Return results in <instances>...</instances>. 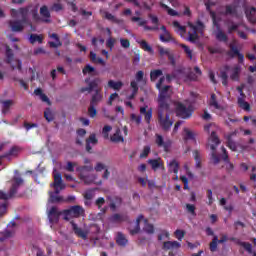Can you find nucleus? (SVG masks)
Masks as SVG:
<instances>
[{"mask_svg": "<svg viewBox=\"0 0 256 256\" xmlns=\"http://www.w3.org/2000/svg\"><path fill=\"white\" fill-rule=\"evenodd\" d=\"M84 83H86V87L80 88V93H93L94 94L90 100V105H99L103 99V95L101 94V90H99V83H101V78H94L91 80V77H87L84 80Z\"/></svg>", "mask_w": 256, "mask_h": 256, "instance_id": "1", "label": "nucleus"}, {"mask_svg": "<svg viewBox=\"0 0 256 256\" xmlns=\"http://www.w3.org/2000/svg\"><path fill=\"white\" fill-rule=\"evenodd\" d=\"M187 26L191 29V31L188 32L187 41H189V43H197V41H199V33L203 35V31H205V24H203L201 20H198L196 25L192 22H188Z\"/></svg>", "mask_w": 256, "mask_h": 256, "instance_id": "2", "label": "nucleus"}, {"mask_svg": "<svg viewBox=\"0 0 256 256\" xmlns=\"http://www.w3.org/2000/svg\"><path fill=\"white\" fill-rule=\"evenodd\" d=\"M157 121L160 129H162V131L165 133L171 131V127H173V123H175V120L171 118L169 113H165L163 110H158Z\"/></svg>", "mask_w": 256, "mask_h": 256, "instance_id": "3", "label": "nucleus"}, {"mask_svg": "<svg viewBox=\"0 0 256 256\" xmlns=\"http://www.w3.org/2000/svg\"><path fill=\"white\" fill-rule=\"evenodd\" d=\"M21 185H23V178L14 177L8 193H5L2 190H0V199L3 201L13 199V197L17 195V191H19V187H21Z\"/></svg>", "mask_w": 256, "mask_h": 256, "instance_id": "4", "label": "nucleus"}, {"mask_svg": "<svg viewBox=\"0 0 256 256\" xmlns=\"http://www.w3.org/2000/svg\"><path fill=\"white\" fill-rule=\"evenodd\" d=\"M62 213L65 221H69L71 218L79 219V217H83V215H85V209H83L82 206L75 205L69 209L63 210Z\"/></svg>", "mask_w": 256, "mask_h": 256, "instance_id": "5", "label": "nucleus"}, {"mask_svg": "<svg viewBox=\"0 0 256 256\" xmlns=\"http://www.w3.org/2000/svg\"><path fill=\"white\" fill-rule=\"evenodd\" d=\"M5 63H7V65H11V69L15 70L18 69V71H23V62L19 59L15 60L16 66L13 64V61L15 59V54L13 53V50L11 49V47L6 46V52H5Z\"/></svg>", "mask_w": 256, "mask_h": 256, "instance_id": "6", "label": "nucleus"}, {"mask_svg": "<svg viewBox=\"0 0 256 256\" xmlns=\"http://www.w3.org/2000/svg\"><path fill=\"white\" fill-rule=\"evenodd\" d=\"M176 115L181 119H190L193 115V106L189 105L187 107L185 104L178 102L176 104Z\"/></svg>", "mask_w": 256, "mask_h": 256, "instance_id": "7", "label": "nucleus"}, {"mask_svg": "<svg viewBox=\"0 0 256 256\" xmlns=\"http://www.w3.org/2000/svg\"><path fill=\"white\" fill-rule=\"evenodd\" d=\"M210 15L212 17L213 26L217 27L218 31L216 32V39L217 41H220L222 43H227L229 41V37L223 30H221V26L219 25V20H217V14L215 12H210Z\"/></svg>", "mask_w": 256, "mask_h": 256, "instance_id": "8", "label": "nucleus"}, {"mask_svg": "<svg viewBox=\"0 0 256 256\" xmlns=\"http://www.w3.org/2000/svg\"><path fill=\"white\" fill-rule=\"evenodd\" d=\"M229 51L227 52L228 57L231 59H235V57H238V63L243 64V61H245V55L239 51V48L235 46V44L230 43L228 45Z\"/></svg>", "mask_w": 256, "mask_h": 256, "instance_id": "9", "label": "nucleus"}, {"mask_svg": "<svg viewBox=\"0 0 256 256\" xmlns=\"http://www.w3.org/2000/svg\"><path fill=\"white\" fill-rule=\"evenodd\" d=\"M61 215H63V212H59L57 207L53 206L48 212L49 222L52 224L59 223Z\"/></svg>", "mask_w": 256, "mask_h": 256, "instance_id": "10", "label": "nucleus"}, {"mask_svg": "<svg viewBox=\"0 0 256 256\" xmlns=\"http://www.w3.org/2000/svg\"><path fill=\"white\" fill-rule=\"evenodd\" d=\"M238 8H239V1L236 0L232 4H228L225 6V12L223 13V15H232L233 17H237Z\"/></svg>", "mask_w": 256, "mask_h": 256, "instance_id": "11", "label": "nucleus"}, {"mask_svg": "<svg viewBox=\"0 0 256 256\" xmlns=\"http://www.w3.org/2000/svg\"><path fill=\"white\" fill-rule=\"evenodd\" d=\"M155 143L158 147H163L164 151L167 153L169 151V147H171V140L165 141L160 134L155 135Z\"/></svg>", "mask_w": 256, "mask_h": 256, "instance_id": "12", "label": "nucleus"}, {"mask_svg": "<svg viewBox=\"0 0 256 256\" xmlns=\"http://www.w3.org/2000/svg\"><path fill=\"white\" fill-rule=\"evenodd\" d=\"M40 17L42 18V23H51V11L47 5L40 7Z\"/></svg>", "mask_w": 256, "mask_h": 256, "instance_id": "13", "label": "nucleus"}, {"mask_svg": "<svg viewBox=\"0 0 256 256\" xmlns=\"http://www.w3.org/2000/svg\"><path fill=\"white\" fill-rule=\"evenodd\" d=\"M230 241H233L236 245H239L240 247H243L247 253H253V245L249 242H243L241 239H238L236 237L229 238Z\"/></svg>", "mask_w": 256, "mask_h": 256, "instance_id": "14", "label": "nucleus"}, {"mask_svg": "<svg viewBox=\"0 0 256 256\" xmlns=\"http://www.w3.org/2000/svg\"><path fill=\"white\" fill-rule=\"evenodd\" d=\"M53 176L54 182L50 184V187H60V189H65V184L63 183V177L61 176V173L57 172V170H54Z\"/></svg>", "mask_w": 256, "mask_h": 256, "instance_id": "15", "label": "nucleus"}, {"mask_svg": "<svg viewBox=\"0 0 256 256\" xmlns=\"http://www.w3.org/2000/svg\"><path fill=\"white\" fill-rule=\"evenodd\" d=\"M97 143H99V139H97V135L95 133L90 134V136L86 139L87 153H92L93 147H91V145H97Z\"/></svg>", "mask_w": 256, "mask_h": 256, "instance_id": "16", "label": "nucleus"}, {"mask_svg": "<svg viewBox=\"0 0 256 256\" xmlns=\"http://www.w3.org/2000/svg\"><path fill=\"white\" fill-rule=\"evenodd\" d=\"M112 223H125L129 221V215L127 213L119 214L115 213L110 217Z\"/></svg>", "mask_w": 256, "mask_h": 256, "instance_id": "17", "label": "nucleus"}, {"mask_svg": "<svg viewBox=\"0 0 256 256\" xmlns=\"http://www.w3.org/2000/svg\"><path fill=\"white\" fill-rule=\"evenodd\" d=\"M76 171L79 173L80 179L85 180L87 179V174L85 173H91L93 171V165L78 166Z\"/></svg>", "mask_w": 256, "mask_h": 256, "instance_id": "18", "label": "nucleus"}, {"mask_svg": "<svg viewBox=\"0 0 256 256\" xmlns=\"http://www.w3.org/2000/svg\"><path fill=\"white\" fill-rule=\"evenodd\" d=\"M109 201H110L109 207L111 211H117V207H121V205H123V198L119 196L111 197Z\"/></svg>", "mask_w": 256, "mask_h": 256, "instance_id": "19", "label": "nucleus"}, {"mask_svg": "<svg viewBox=\"0 0 256 256\" xmlns=\"http://www.w3.org/2000/svg\"><path fill=\"white\" fill-rule=\"evenodd\" d=\"M9 27L14 33H21L25 29V26L19 20H10Z\"/></svg>", "mask_w": 256, "mask_h": 256, "instance_id": "20", "label": "nucleus"}, {"mask_svg": "<svg viewBox=\"0 0 256 256\" xmlns=\"http://www.w3.org/2000/svg\"><path fill=\"white\" fill-rule=\"evenodd\" d=\"M141 115H144V119L147 123V125L151 124V119H153V109L150 108L147 110V106L140 108Z\"/></svg>", "mask_w": 256, "mask_h": 256, "instance_id": "21", "label": "nucleus"}, {"mask_svg": "<svg viewBox=\"0 0 256 256\" xmlns=\"http://www.w3.org/2000/svg\"><path fill=\"white\" fill-rule=\"evenodd\" d=\"M241 77V65L236 64L231 68L230 79L232 81H239Z\"/></svg>", "mask_w": 256, "mask_h": 256, "instance_id": "22", "label": "nucleus"}, {"mask_svg": "<svg viewBox=\"0 0 256 256\" xmlns=\"http://www.w3.org/2000/svg\"><path fill=\"white\" fill-rule=\"evenodd\" d=\"M180 248H181V243L177 241H166V242H163V245H162L163 251H169L171 249H180Z\"/></svg>", "mask_w": 256, "mask_h": 256, "instance_id": "23", "label": "nucleus"}, {"mask_svg": "<svg viewBox=\"0 0 256 256\" xmlns=\"http://www.w3.org/2000/svg\"><path fill=\"white\" fill-rule=\"evenodd\" d=\"M224 70L225 71L220 72V78L222 80V85L227 87L229 85V75L227 74V71H231V66L225 65Z\"/></svg>", "mask_w": 256, "mask_h": 256, "instance_id": "24", "label": "nucleus"}, {"mask_svg": "<svg viewBox=\"0 0 256 256\" xmlns=\"http://www.w3.org/2000/svg\"><path fill=\"white\" fill-rule=\"evenodd\" d=\"M70 224L72 225V229H73L75 235H77L81 239H84V241L87 240V232H85V231H83V229L79 228V226L76 223H74L73 221H71Z\"/></svg>", "mask_w": 256, "mask_h": 256, "instance_id": "25", "label": "nucleus"}, {"mask_svg": "<svg viewBox=\"0 0 256 256\" xmlns=\"http://www.w3.org/2000/svg\"><path fill=\"white\" fill-rule=\"evenodd\" d=\"M169 99L170 98H166V97H158V105H159V109L158 111H169Z\"/></svg>", "mask_w": 256, "mask_h": 256, "instance_id": "26", "label": "nucleus"}, {"mask_svg": "<svg viewBox=\"0 0 256 256\" xmlns=\"http://www.w3.org/2000/svg\"><path fill=\"white\" fill-rule=\"evenodd\" d=\"M83 75H91V77H97L99 75V72L95 70V67L87 64L83 69H82Z\"/></svg>", "mask_w": 256, "mask_h": 256, "instance_id": "27", "label": "nucleus"}, {"mask_svg": "<svg viewBox=\"0 0 256 256\" xmlns=\"http://www.w3.org/2000/svg\"><path fill=\"white\" fill-rule=\"evenodd\" d=\"M112 143H123L125 139L121 135V129L117 128L115 133L110 137Z\"/></svg>", "mask_w": 256, "mask_h": 256, "instance_id": "28", "label": "nucleus"}, {"mask_svg": "<svg viewBox=\"0 0 256 256\" xmlns=\"http://www.w3.org/2000/svg\"><path fill=\"white\" fill-rule=\"evenodd\" d=\"M233 135L235 132H232L226 136L227 147L231 149V151H237V143L233 141Z\"/></svg>", "mask_w": 256, "mask_h": 256, "instance_id": "29", "label": "nucleus"}, {"mask_svg": "<svg viewBox=\"0 0 256 256\" xmlns=\"http://www.w3.org/2000/svg\"><path fill=\"white\" fill-rule=\"evenodd\" d=\"M116 243L120 247H125L127 243H129V240H127V238L125 237V234L118 232L116 236Z\"/></svg>", "mask_w": 256, "mask_h": 256, "instance_id": "30", "label": "nucleus"}, {"mask_svg": "<svg viewBox=\"0 0 256 256\" xmlns=\"http://www.w3.org/2000/svg\"><path fill=\"white\" fill-rule=\"evenodd\" d=\"M50 37L51 39L55 40V42H49V45L50 47H52V49H57V47H61L63 45V43L59 39V35H57L56 33H52Z\"/></svg>", "mask_w": 256, "mask_h": 256, "instance_id": "31", "label": "nucleus"}, {"mask_svg": "<svg viewBox=\"0 0 256 256\" xmlns=\"http://www.w3.org/2000/svg\"><path fill=\"white\" fill-rule=\"evenodd\" d=\"M138 44L143 49V51H146V53H149L150 55H153L155 53L153 47H151V45H149V43H147L145 40L138 41Z\"/></svg>", "mask_w": 256, "mask_h": 256, "instance_id": "32", "label": "nucleus"}, {"mask_svg": "<svg viewBox=\"0 0 256 256\" xmlns=\"http://www.w3.org/2000/svg\"><path fill=\"white\" fill-rule=\"evenodd\" d=\"M170 89H171V86H169V85L160 86V89H158V91H159L158 97H160V98L166 97L168 99H171V96L169 95Z\"/></svg>", "mask_w": 256, "mask_h": 256, "instance_id": "33", "label": "nucleus"}, {"mask_svg": "<svg viewBox=\"0 0 256 256\" xmlns=\"http://www.w3.org/2000/svg\"><path fill=\"white\" fill-rule=\"evenodd\" d=\"M0 103L2 105L3 115H7V112L9 111V109H11V106L13 105V100H0Z\"/></svg>", "mask_w": 256, "mask_h": 256, "instance_id": "34", "label": "nucleus"}, {"mask_svg": "<svg viewBox=\"0 0 256 256\" xmlns=\"http://www.w3.org/2000/svg\"><path fill=\"white\" fill-rule=\"evenodd\" d=\"M162 75H163V70H161V69H154V70H151V71H150V81H151L152 83H155V81H156L157 79H159V77H162Z\"/></svg>", "mask_w": 256, "mask_h": 256, "instance_id": "35", "label": "nucleus"}, {"mask_svg": "<svg viewBox=\"0 0 256 256\" xmlns=\"http://www.w3.org/2000/svg\"><path fill=\"white\" fill-rule=\"evenodd\" d=\"M65 201V199L63 198V196H59L53 192H49V202L50 203H63Z\"/></svg>", "mask_w": 256, "mask_h": 256, "instance_id": "36", "label": "nucleus"}, {"mask_svg": "<svg viewBox=\"0 0 256 256\" xmlns=\"http://www.w3.org/2000/svg\"><path fill=\"white\" fill-rule=\"evenodd\" d=\"M141 221H143V214L139 215L136 219V226L134 229L130 230V235H137L141 231Z\"/></svg>", "mask_w": 256, "mask_h": 256, "instance_id": "37", "label": "nucleus"}, {"mask_svg": "<svg viewBox=\"0 0 256 256\" xmlns=\"http://www.w3.org/2000/svg\"><path fill=\"white\" fill-rule=\"evenodd\" d=\"M149 165H151V168L153 171H157V169H161L163 167V163L161 162V159H149L148 160Z\"/></svg>", "mask_w": 256, "mask_h": 256, "instance_id": "38", "label": "nucleus"}, {"mask_svg": "<svg viewBox=\"0 0 256 256\" xmlns=\"http://www.w3.org/2000/svg\"><path fill=\"white\" fill-rule=\"evenodd\" d=\"M108 87H110V89H113L114 91H121V88L123 87V82L121 81L116 82L114 80H109Z\"/></svg>", "mask_w": 256, "mask_h": 256, "instance_id": "39", "label": "nucleus"}, {"mask_svg": "<svg viewBox=\"0 0 256 256\" xmlns=\"http://www.w3.org/2000/svg\"><path fill=\"white\" fill-rule=\"evenodd\" d=\"M209 105H210V107H214V109L221 110L222 107L220 106L219 102L217 101V95H215V93L211 94L210 100H209Z\"/></svg>", "mask_w": 256, "mask_h": 256, "instance_id": "40", "label": "nucleus"}, {"mask_svg": "<svg viewBox=\"0 0 256 256\" xmlns=\"http://www.w3.org/2000/svg\"><path fill=\"white\" fill-rule=\"evenodd\" d=\"M169 171L170 173H179V162L177 160H171L169 163Z\"/></svg>", "mask_w": 256, "mask_h": 256, "instance_id": "41", "label": "nucleus"}, {"mask_svg": "<svg viewBox=\"0 0 256 256\" xmlns=\"http://www.w3.org/2000/svg\"><path fill=\"white\" fill-rule=\"evenodd\" d=\"M173 27H175V29H178L176 31L181 35V37H183V35L187 33V27L181 26V24L178 21L173 22Z\"/></svg>", "mask_w": 256, "mask_h": 256, "instance_id": "42", "label": "nucleus"}, {"mask_svg": "<svg viewBox=\"0 0 256 256\" xmlns=\"http://www.w3.org/2000/svg\"><path fill=\"white\" fill-rule=\"evenodd\" d=\"M238 106L244 111H251V105L249 102L243 100V98H238Z\"/></svg>", "mask_w": 256, "mask_h": 256, "instance_id": "43", "label": "nucleus"}, {"mask_svg": "<svg viewBox=\"0 0 256 256\" xmlns=\"http://www.w3.org/2000/svg\"><path fill=\"white\" fill-rule=\"evenodd\" d=\"M17 153H19V147L13 146L10 148L8 152H6L3 156H1V159H6L7 157L16 156Z\"/></svg>", "mask_w": 256, "mask_h": 256, "instance_id": "44", "label": "nucleus"}, {"mask_svg": "<svg viewBox=\"0 0 256 256\" xmlns=\"http://www.w3.org/2000/svg\"><path fill=\"white\" fill-rule=\"evenodd\" d=\"M255 11H256L255 7H252L250 10L245 11V15H246L248 21H250V23H253V24L256 23V19L253 18V13H255Z\"/></svg>", "mask_w": 256, "mask_h": 256, "instance_id": "45", "label": "nucleus"}, {"mask_svg": "<svg viewBox=\"0 0 256 256\" xmlns=\"http://www.w3.org/2000/svg\"><path fill=\"white\" fill-rule=\"evenodd\" d=\"M29 41L32 45H34V43H43V36L37 35V34H31Z\"/></svg>", "mask_w": 256, "mask_h": 256, "instance_id": "46", "label": "nucleus"}, {"mask_svg": "<svg viewBox=\"0 0 256 256\" xmlns=\"http://www.w3.org/2000/svg\"><path fill=\"white\" fill-rule=\"evenodd\" d=\"M44 118L46 119V121H48V123L54 121L55 116L53 115V111H51L50 108H46V110L44 111Z\"/></svg>", "mask_w": 256, "mask_h": 256, "instance_id": "47", "label": "nucleus"}, {"mask_svg": "<svg viewBox=\"0 0 256 256\" xmlns=\"http://www.w3.org/2000/svg\"><path fill=\"white\" fill-rule=\"evenodd\" d=\"M160 41H162V43H169L171 41H174L173 36H171V33L166 32L160 35Z\"/></svg>", "mask_w": 256, "mask_h": 256, "instance_id": "48", "label": "nucleus"}, {"mask_svg": "<svg viewBox=\"0 0 256 256\" xmlns=\"http://www.w3.org/2000/svg\"><path fill=\"white\" fill-rule=\"evenodd\" d=\"M0 235H2L0 236V243H3V241H5L6 239H9V237H13V231L5 230Z\"/></svg>", "mask_w": 256, "mask_h": 256, "instance_id": "49", "label": "nucleus"}, {"mask_svg": "<svg viewBox=\"0 0 256 256\" xmlns=\"http://www.w3.org/2000/svg\"><path fill=\"white\" fill-rule=\"evenodd\" d=\"M105 19H107L108 21H111L112 23H116V24L121 23L120 19H118L117 17H115L113 14L109 12H105Z\"/></svg>", "mask_w": 256, "mask_h": 256, "instance_id": "50", "label": "nucleus"}, {"mask_svg": "<svg viewBox=\"0 0 256 256\" xmlns=\"http://www.w3.org/2000/svg\"><path fill=\"white\" fill-rule=\"evenodd\" d=\"M180 47L184 49V53L187 55L188 59H193V50L185 44H180Z\"/></svg>", "mask_w": 256, "mask_h": 256, "instance_id": "51", "label": "nucleus"}, {"mask_svg": "<svg viewBox=\"0 0 256 256\" xmlns=\"http://www.w3.org/2000/svg\"><path fill=\"white\" fill-rule=\"evenodd\" d=\"M158 53H159L160 57H165V55L167 57H169L171 54V51L169 50V48H164L163 46H159Z\"/></svg>", "mask_w": 256, "mask_h": 256, "instance_id": "52", "label": "nucleus"}, {"mask_svg": "<svg viewBox=\"0 0 256 256\" xmlns=\"http://www.w3.org/2000/svg\"><path fill=\"white\" fill-rule=\"evenodd\" d=\"M131 21L133 23H137L138 22L139 27H145V25H147V20H143V19H141V17L133 16L131 18Z\"/></svg>", "mask_w": 256, "mask_h": 256, "instance_id": "53", "label": "nucleus"}, {"mask_svg": "<svg viewBox=\"0 0 256 256\" xmlns=\"http://www.w3.org/2000/svg\"><path fill=\"white\" fill-rule=\"evenodd\" d=\"M219 243V238L217 236H214L212 239V242L210 243V251L212 253H215L217 251V244Z\"/></svg>", "mask_w": 256, "mask_h": 256, "instance_id": "54", "label": "nucleus"}, {"mask_svg": "<svg viewBox=\"0 0 256 256\" xmlns=\"http://www.w3.org/2000/svg\"><path fill=\"white\" fill-rule=\"evenodd\" d=\"M113 130V127L110 125H105L102 129V135L104 139H109V132Z\"/></svg>", "mask_w": 256, "mask_h": 256, "instance_id": "55", "label": "nucleus"}, {"mask_svg": "<svg viewBox=\"0 0 256 256\" xmlns=\"http://www.w3.org/2000/svg\"><path fill=\"white\" fill-rule=\"evenodd\" d=\"M143 229L145 233H148V235H153L155 233V227L153 224L146 223Z\"/></svg>", "mask_w": 256, "mask_h": 256, "instance_id": "56", "label": "nucleus"}, {"mask_svg": "<svg viewBox=\"0 0 256 256\" xmlns=\"http://www.w3.org/2000/svg\"><path fill=\"white\" fill-rule=\"evenodd\" d=\"M151 153V146H144L142 153H140V159H146Z\"/></svg>", "mask_w": 256, "mask_h": 256, "instance_id": "57", "label": "nucleus"}, {"mask_svg": "<svg viewBox=\"0 0 256 256\" xmlns=\"http://www.w3.org/2000/svg\"><path fill=\"white\" fill-rule=\"evenodd\" d=\"M88 115L92 119H94V117H97V109L95 108V105L90 104V106L88 107Z\"/></svg>", "mask_w": 256, "mask_h": 256, "instance_id": "58", "label": "nucleus"}, {"mask_svg": "<svg viewBox=\"0 0 256 256\" xmlns=\"http://www.w3.org/2000/svg\"><path fill=\"white\" fill-rule=\"evenodd\" d=\"M184 133H185V141H188V139L190 140H195V134L193 132H191V130L184 128Z\"/></svg>", "mask_w": 256, "mask_h": 256, "instance_id": "59", "label": "nucleus"}, {"mask_svg": "<svg viewBox=\"0 0 256 256\" xmlns=\"http://www.w3.org/2000/svg\"><path fill=\"white\" fill-rule=\"evenodd\" d=\"M210 140L215 144L219 145L221 143V140H219V136H217V132L212 131L210 135Z\"/></svg>", "mask_w": 256, "mask_h": 256, "instance_id": "60", "label": "nucleus"}, {"mask_svg": "<svg viewBox=\"0 0 256 256\" xmlns=\"http://www.w3.org/2000/svg\"><path fill=\"white\" fill-rule=\"evenodd\" d=\"M120 45L123 49H129L131 47V42L127 38H121Z\"/></svg>", "mask_w": 256, "mask_h": 256, "instance_id": "61", "label": "nucleus"}, {"mask_svg": "<svg viewBox=\"0 0 256 256\" xmlns=\"http://www.w3.org/2000/svg\"><path fill=\"white\" fill-rule=\"evenodd\" d=\"M174 235H175L176 239H178V241H183V238L185 237V231L177 229L174 232Z\"/></svg>", "mask_w": 256, "mask_h": 256, "instance_id": "62", "label": "nucleus"}, {"mask_svg": "<svg viewBox=\"0 0 256 256\" xmlns=\"http://www.w3.org/2000/svg\"><path fill=\"white\" fill-rule=\"evenodd\" d=\"M51 11H55L56 13H59V11H63V5L59 3H54L51 8Z\"/></svg>", "mask_w": 256, "mask_h": 256, "instance_id": "63", "label": "nucleus"}, {"mask_svg": "<svg viewBox=\"0 0 256 256\" xmlns=\"http://www.w3.org/2000/svg\"><path fill=\"white\" fill-rule=\"evenodd\" d=\"M239 24H235L234 22L231 23V25H228V33L231 35V33L238 31Z\"/></svg>", "mask_w": 256, "mask_h": 256, "instance_id": "64", "label": "nucleus"}]
</instances>
